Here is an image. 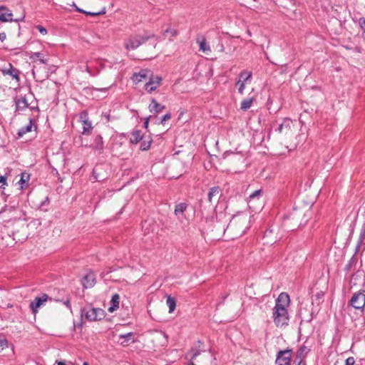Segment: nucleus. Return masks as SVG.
<instances>
[{
	"label": "nucleus",
	"mask_w": 365,
	"mask_h": 365,
	"mask_svg": "<svg viewBox=\"0 0 365 365\" xmlns=\"http://www.w3.org/2000/svg\"><path fill=\"white\" fill-rule=\"evenodd\" d=\"M306 213L302 210L294 209L291 212L284 217V220H293L298 226L305 225L308 219L306 217Z\"/></svg>",
	"instance_id": "4"
},
{
	"label": "nucleus",
	"mask_w": 365,
	"mask_h": 365,
	"mask_svg": "<svg viewBox=\"0 0 365 365\" xmlns=\"http://www.w3.org/2000/svg\"><path fill=\"white\" fill-rule=\"evenodd\" d=\"M32 72H33L34 76H35V71H34V70H33V71H32Z\"/></svg>",
	"instance_id": "57"
},
{
	"label": "nucleus",
	"mask_w": 365,
	"mask_h": 365,
	"mask_svg": "<svg viewBox=\"0 0 365 365\" xmlns=\"http://www.w3.org/2000/svg\"><path fill=\"white\" fill-rule=\"evenodd\" d=\"M292 350L287 349L280 350L277 354L276 364L278 365H290Z\"/></svg>",
	"instance_id": "7"
},
{
	"label": "nucleus",
	"mask_w": 365,
	"mask_h": 365,
	"mask_svg": "<svg viewBox=\"0 0 365 365\" xmlns=\"http://www.w3.org/2000/svg\"><path fill=\"white\" fill-rule=\"evenodd\" d=\"M31 58H33V59L36 58V59L38 60L43 64L48 63V61L43 58V54L41 53L40 52L34 53L32 54V56H31Z\"/></svg>",
	"instance_id": "30"
},
{
	"label": "nucleus",
	"mask_w": 365,
	"mask_h": 365,
	"mask_svg": "<svg viewBox=\"0 0 365 365\" xmlns=\"http://www.w3.org/2000/svg\"><path fill=\"white\" fill-rule=\"evenodd\" d=\"M291 123L292 121L289 118H284L282 123L278 125L276 131L279 133H287L291 129Z\"/></svg>",
	"instance_id": "17"
},
{
	"label": "nucleus",
	"mask_w": 365,
	"mask_h": 365,
	"mask_svg": "<svg viewBox=\"0 0 365 365\" xmlns=\"http://www.w3.org/2000/svg\"><path fill=\"white\" fill-rule=\"evenodd\" d=\"M80 118L82 120L83 124V134L88 135L93 129L91 122L87 119V113L83 111L80 114Z\"/></svg>",
	"instance_id": "11"
},
{
	"label": "nucleus",
	"mask_w": 365,
	"mask_h": 365,
	"mask_svg": "<svg viewBox=\"0 0 365 365\" xmlns=\"http://www.w3.org/2000/svg\"><path fill=\"white\" fill-rule=\"evenodd\" d=\"M143 136L141 135V132L140 130H135L132 133L130 142L136 144L143 140Z\"/></svg>",
	"instance_id": "25"
},
{
	"label": "nucleus",
	"mask_w": 365,
	"mask_h": 365,
	"mask_svg": "<svg viewBox=\"0 0 365 365\" xmlns=\"http://www.w3.org/2000/svg\"><path fill=\"white\" fill-rule=\"evenodd\" d=\"M324 292L322 291L317 292L312 297V304L313 305L317 304V306H319L324 301Z\"/></svg>",
	"instance_id": "19"
},
{
	"label": "nucleus",
	"mask_w": 365,
	"mask_h": 365,
	"mask_svg": "<svg viewBox=\"0 0 365 365\" xmlns=\"http://www.w3.org/2000/svg\"><path fill=\"white\" fill-rule=\"evenodd\" d=\"M357 21L360 28L363 30L361 37L365 40V18H359Z\"/></svg>",
	"instance_id": "34"
},
{
	"label": "nucleus",
	"mask_w": 365,
	"mask_h": 365,
	"mask_svg": "<svg viewBox=\"0 0 365 365\" xmlns=\"http://www.w3.org/2000/svg\"><path fill=\"white\" fill-rule=\"evenodd\" d=\"M119 339L122 341L120 342V344L123 346H127L130 343L134 342V333L133 332H128L126 334H119Z\"/></svg>",
	"instance_id": "16"
},
{
	"label": "nucleus",
	"mask_w": 365,
	"mask_h": 365,
	"mask_svg": "<svg viewBox=\"0 0 365 365\" xmlns=\"http://www.w3.org/2000/svg\"><path fill=\"white\" fill-rule=\"evenodd\" d=\"M355 359L353 356L348 357L345 361V365H354Z\"/></svg>",
	"instance_id": "43"
},
{
	"label": "nucleus",
	"mask_w": 365,
	"mask_h": 365,
	"mask_svg": "<svg viewBox=\"0 0 365 365\" xmlns=\"http://www.w3.org/2000/svg\"><path fill=\"white\" fill-rule=\"evenodd\" d=\"M102 278L105 282L111 281V271H108L102 274Z\"/></svg>",
	"instance_id": "40"
},
{
	"label": "nucleus",
	"mask_w": 365,
	"mask_h": 365,
	"mask_svg": "<svg viewBox=\"0 0 365 365\" xmlns=\"http://www.w3.org/2000/svg\"><path fill=\"white\" fill-rule=\"evenodd\" d=\"M235 222H236L235 221H232V222H231L227 225L226 230H227V231H230V230H232L234 228L235 225Z\"/></svg>",
	"instance_id": "46"
},
{
	"label": "nucleus",
	"mask_w": 365,
	"mask_h": 365,
	"mask_svg": "<svg viewBox=\"0 0 365 365\" xmlns=\"http://www.w3.org/2000/svg\"><path fill=\"white\" fill-rule=\"evenodd\" d=\"M152 73V71L149 69H141L139 72L133 73L132 80L134 83H138L144 80H147Z\"/></svg>",
	"instance_id": "10"
},
{
	"label": "nucleus",
	"mask_w": 365,
	"mask_h": 365,
	"mask_svg": "<svg viewBox=\"0 0 365 365\" xmlns=\"http://www.w3.org/2000/svg\"><path fill=\"white\" fill-rule=\"evenodd\" d=\"M13 14L8 8L4 6H0V21L1 22L13 21Z\"/></svg>",
	"instance_id": "12"
},
{
	"label": "nucleus",
	"mask_w": 365,
	"mask_h": 365,
	"mask_svg": "<svg viewBox=\"0 0 365 365\" xmlns=\"http://www.w3.org/2000/svg\"><path fill=\"white\" fill-rule=\"evenodd\" d=\"M6 38V35L4 32L0 33V41L3 42Z\"/></svg>",
	"instance_id": "50"
},
{
	"label": "nucleus",
	"mask_w": 365,
	"mask_h": 365,
	"mask_svg": "<svg viewBox=\"0 0 365 365\" xmlns=\"http://www.w3.org/2000/svg\"><path fill=\"white\" fill-rule=\"evenodd\" d=\"M148 80V81L144 85V88L148 93H151L161 85L163 78L160 76L154 75L152 73Z\"/></svg>",
	"instance_id": "6"
},
{
	"label": "nucleus",
	"mask_w": 365,
	"mask_h": 365,
	"mask_svg": "<svg viewBox=\"0 0 365 365\" xmlns=\"http://www.w3.org/2000/svg\"><path fill=\"white\" fill-rule=\"evenodd\" d=\"M308 352V349L305 346H302L297 351V357L302 361V358Z\"/></svg>",
	"instance_id": "33"
},
{
	"label": "nucleus",
	"mask_w": 365,
	"mask_h": 365,
	"mask_svg": "<svg viewBox=\"0 0 365 365\" xmlns=\"http://www.w3.org/2000/svg\"><path fill=\"white\" fill-rule=\"evenodd\" d=\"M221 196V189L218 186L212 187L210 189L209 192L207 194L208 201L210 202H212L213 199L218 200V198Z\"/></svg>",
	"instance_id": "15"
},
{
	"label": "nucleus",
	"mask_w": 365,
	"mask_h": 365,
	"mask_svg": "<svg viewBox=\"0 0 365 365\" xmlns=\"http://www.w3.org/2000/svg\"><path fill=\"white\" fill-rule=\"evenodd\" d=\"M29 103L26 98L21 97L16 101V107L17 110H24L28 108Z\"/></svg>",
	"instance_id": "22"
},
{
	"label": "nucleus",
	"mask_w": 365,
	"mask_h": 365,
	"mask_svg": "<svg viewBox=\"0 0 365 365\" xmlns=\"http://www.w3.org/2000/svg\"><path fill=\"white\" fill-rule=\"evenodd\" d=\"M0 183H2L3 185L6 184V178L5 176H0Z\"/></svg>",
	"instance_id": "49"
},
{
	"label": "nucleus",
	"mask_w": 365,
	"mask_h": 365,
	"mask_svg": "<svg viewBox=\"0 0 365 365\" xmlns=\"http://www.w3.org/2000/svg\"><path fill=\"white\" fill-rule=\"evenodd\" d=\"M197 43H199L200 51H202L203 52L211 51L210 46L207 43L205 38H202L201 41H197Z\"/></svg>",
	"instance_id": "31"
},
{
	"label": "nucleus",
	"mask_w": 365,
	"mask_h": 365,
	"mask_svg": "<svg viewBox=\"0 0 365 365\" xmlns=\"http://www.w3.org/2000/svg\"><path fill=\"white\" fill-rule=\"evenodd\" d=\"M119 311H121V309H120ZM130 313V309L128 308V307H126L123 314H121L120 312H118V313L115 312V316H119L122 318L123 320H125V319L128 318Z\"/></svg>",
	"instance_id": "32"
},
{
	"label": "nucleus",
	"mask_w": 365,
	"mask_h": 365,
	"mask_svg": "<svg viewBox=\"0 0 365 365\" xmlns=\"http://www.w3.org/2000/svg\"><path fill=\"white\" fill-rule=\"evenodd\" d=\"M119 309V295L115 294V312Z\"/></svg>",
	"instance_id": "48"
},
{
	"label": "nucleus",
	"mask_w": 365,
	"mask_h": 365,
	"mask_svg": "<svg viewBox=\"0 0 365 365\" xmlns=\"http://www.w3.org/2000/svg\"><path fill=\"white\" fill-rule=\"evenodd\" d=\"M346 49H350V48L349 46H346Z\"/></svg>",
	"instance_id": "58"
},
{
	"label": "nucleus",
	"mask_w": 365,
	"mask_h": 365,
	"mask_svg": "<svg viewBox=\"0 0 365 365\" xmlns=\"http://www.w3.org/2000/svg\"><path fill=\"white\" fill-rule=\"evenodd\" d=\"M178 34V30L173 29L171 27L168 28L163 33V35L165 36V38L169 37V40L170 41H173V38L175 36H177Z\"/></svg>",
	"instance_id": "21"
},
{
	"label": "nucleus",
	"mask_w": 365,
	"mask_h": 365,
	"mask_svg": "<svg viewBox=\"0 0 365 365\" xmlns=\"http://www.w3.org/2000/svg\"><path fill=\"white\" fill-rule=\"evenodd\" d=\"M57 365H66V364L63 362L60 361V362L58 363Z\"/></svg>",
	"instance_id": "53"
},
{
	"label": "nucleus",
	"mask_w": 365,
	"mask_h": 365,
	"mask_svg": "<svg viewBox=\"0 0 365 365\" xmlns=\"http://www.w3.org/2000/svg\"><path fill=\"white\" fill-rule=\"evenodd\" d=\"M220 50H221V51H223V50H224V46H223L222 44L221 45Z\"/></svg>",
	"instance_id": "55"
},
{
	"label": "nucleus",
	"mask_w": 365,
	"mask_h": 365,
	"mask_svg": "<svg viewBox=\"0 0 365 365\" xmlns=\"http://www.w3.org/2000/svg\"><path fill=\"white\" fill-rule=\"evenodd\" d=\"M359 235L361 237H365V222L361 226Z\"/></svg>",
	"instance_id": "47"
},
{
	"label": "nucleus",
	"mask_w": 365,
	"mask_h": 365,
	"mask_svg": "<svg viewBox=\"0 0 365 365\" xmlns=\"http://www.w3.org/2000/svg\"><path fill=\"white\" fill-rule=\"evenodd\" d=\"M110 312H114V294L110 297V306L108 308Z\"/></svg>",
	"instance_id": "44"
},
{
	"label": "nucleus",
	"mask_w": 365,
	"mask_h": 365,
	"mask_svg": "<svg viewBox=\"0 0 365 365\" xmlns=\"http://www.w3.org/2000/svg\"><path fill=\"white\" fill-rule=\"evenodd\" d=\"M119 329H118V326L117 324H115V331H118Z\"/></svg>",
	"instance_id": "54"
},
{
	"label": "nucleus",
	"mask_w": 365,
	"mask_h": 365,
	"mask_svg": "<svg viewBox=\"0 0 365 365\" xmlns=\"http://www.w3.org/2000/svg\"><path fill=\"white\" fill-rule=\"evenodd\" d=\"M170 118H171V113H166L165 115H164L163 116V118L160 119V121H158L156 120L155 123H157V124H164L165 121L170 120Z\"/></svg>",
	"instance_id": "38"
},
{
	"label": "nucleus",
	"mask_w": 365,
	"mask_h": 365,
	"mask_svg": "<svg viewBox=\"0 0 365 365\" xmlns=\"http://www.w3.org/2000/svg\"><path fill=\"white\" fill-rule=\"evenodd\" d=\"M187 204L185 202H180L175 206L174 215L181 222H183V220L186 219L185 212L187 210Z\"/></svg>",
	"instance_id": "9"
},
{
	"label": "nucleus",
	"mask_w": 365,
	"mask_h": 365,
	"mask_svg": "<svg viewBox=\"0 0 365 365\" xmlns=\"http://www.w3.org/2000/svg\"><path fill=\"white\" fill-rule=\"evenodd\" d=\"M29 175L25 173H23L21 174V179L19 180V183L21 184V186L23 187L24 184H27L29 180Z\"/></svg>",
	"instance_id": "36"
},
{
	"label": "nucleus",
	"mask_w": 365,
	"mask_h": 365,
	"mask_svg": "<svg viewBox=\"0 0 365 365\" xmlns=\"http://www.w3.org/2000/svg\"><path fill=\"white\" fill-rule=\"evenodd\" d=\"M165 108V106L158 103V101L155 100V98H151L150 103L148 106V109L150 113H161L164 109Z\"/></svg>",
	"instance_id": "13"
},
{
	"label": "nucleus",
	"mask_w": 365,
	"mask_h": 365,
	"mask_svg": "<svg viewBox=\"0 0 365 365\" xmlns=\"http://www.w3.org/2000/svg\"><path fill=\"white\" fill-rule=\"evenodd\" d=\"M166 304H167L168 307H169V312L172 313L175 309V306H176L175 299L170 296H168L167 299H166Z\"/></svg>",
	"instance_id": "28"
},
{
	"label": "nucleus",
	"mask_w": 365,
	"mask_h": 365,
	"mask_svg": "<svg viewBox=\"0 0 365 365\" xmlns=\"http://www.w3.org/2000/svg\"><path fill=\"white\" fill-rule=\"evenodd\" d=\"M290 304V298L287 293L282 292L275 301L272 310V319L277 327H286L289 324V317L287 308Z\"/></svg>",
	"instance_id": "1"
},
{
	"label": "nucleus",
	"mask_w": 365,
	"mask_h": 365,
	"mask_svg": "<svg viewBox=\"0 0 365 365\" xmlns=\"http://www.w3.org/2000/svg\"><path fill=\"white\" fill-rule=\"evenodd\" d=\"M361 248L363 251L365 250V237H361V236L359 235L356 246L355 253L359 252Z\"/></svg>",
	"instance_id": "29"
},
{
	"label": "nucleus",
	"mask_w": 365,
	"mask_h": 365,
	"mask_svg": "<svg viewBox=\"0 0 365 365\" xmlns=\"http://www.w3.org/2000/svg\"><path fill=\"white\" fill-rule=\"evenodd\" d=\"M6 347H8V342L6 339L3 336H0V352Z\"/></svg>",
	"instance_id": "39"
},
{
	"label": "nucleus",
	"mask_w": 365,
	"mask_h": 365,
	"mask_svg": "<svg viewBox=\"0 0 365 365\" xmlns=\"http://www.w3.org/2000/svg\"><path fill=\"white\" fill-rule=\"evenodd\" d=\"M85 317L88 321L101 320L105 317V312L100 308H84L82 310Z\"/></svg>",
	"instance_id": "5"
},
{
	"label": "nucleus",
	"mask_w": 365,
	"mask_h": 365,
	"mask_svg": "<svg viewBox=\"0 0 365 365\" xmlns=\"http://www.w3.org/2000/svg\"><path fill=\"white\" fill-rule=\"evenodd\" d=\"M104 13H105V11H100V12H88V11H86V12H85V14L86 15L92 16H96L100 15L101 14H104Z\"/></svg>",
	"instance_id": "45"
},
{
	"label": "nucleus",
	"mask_w": 365,
	"mask_h": 365,
	"mask_svg": "<svg viewBox=\"0 0 365 365\" xmlns=\"http://www.w3.org/2000/svg\"><path fill=\"white\" fill-rule=\"evenodd\" d=\"M300 363H301V360H299V361L297 365H300Z\"/></svg>",
	"instance_id": "59"
},
{
	"label": "nucleus",
	"mask_w": 365,
	"mask_h": 365,
	"mask_svg": "<svg viewBox=\"0 0 365 365\" xmlns=\"http://www.w3.org/2000/svg\"><path fill=\"white\" fill-rule=\"evenodd\" d=\"M96 278L93 272H89L86 274L82 279V284L84 288L92 287L95 284Z\"/></svg>",
	"instance_id": "14"
},
{
	"label": "nucleus",
	"mask_w": 365,
	"mask_h": 365,
	"mask_svg": "<svg viewBox=\"0 0 365 365\" xmlns=\"http://www.w3.org/2000/svg\"><path fill=\"white\" fill-rule=\"evenodd\" d=\"M245 232H246V230H242L241 232L240 233V236L244 235Z\"/></svg>",
	"instance_id": "52"
},
{
	"label": "nucleus",
	"mask_w": 365,
	"mask_h": 365,
	"mask_svg": "<svg viewBox=\"0 0 365 365\" xmlns=\"http://www.w3.org/2000/svg\"><path fill=\"white\" fill-rule=\"evenodd\" d=\"M76 11H79V12H81V13H83L85 14V12H86V11L83 10V9H81L78 7H76Z\"/></svg>",
	"instance_id": "51"
},
{
	"label": "nucleus",
	"mask_w": 365,
	"mask_h": 365,
	"mask_svg": "<svg viewBox=\"0 0 365 365\" xmlns=\"http://www.w3.org/2000/svg\"><path fill=\"white\" fill-rule=\"evenodd\" d=\"M66 306H69L70 302H67L66 303Z\"/></svg>",
	"instance_id": "56"
},
{
	"label": "nucleus",
	"mask_w": 365,
	"mask_h": 365,
	"mask_svg": "<svg viewBox=\"0 0 365 365\" xmlns=\"http://www.w3.org/2000/svg\"><path fill=\"white\" fill-rule=\"evenodd\" d=\"M36 29L43 35H46L47 34V30L41 25L36 26Z\"/></svg>",
	"instance_id": "41"
},
{
	"label": "nucleus",
	"mask_w": 365,
	"mask_h": 365,
	"mask_svg": "<svg viewBox=\"0 0 365 365\" xmlns=\"http://www.w3.org/2000/svg\"><path fill=\"white\" fill-rule=\"evenodd\" d=\"M141 140L142 142L140 143V149L143 151L149 150L153 143L151 138L150 136H148L147 139L145 138H143V140Z\"/></svg>",
	"instance_id": "24"
},
{
	"label": "nucleus",
	"mask_w": 365,
	"mask_h": 365,
	"mask_svg": "<svg viewBox=\"0 0 365 365\" xmlns=\"http://www.w3.org/2000/svg\"><path fill=\"white\" fill-rule=\"evenodd\" d=\"M349 305L363 312L365 307V290L355 292L349 300Z\"/></svg>",
	"instance_id": "3"
},
{
	"label": "nucleus",
	"mask_w": 365,
	"mask_h": 365,
	"mask_svg": "<svg viewBox=\"0 0 365 365\" xmlns=\"http://www.w3.org/2000/svg\"><path fill=\"white\" fill-rule=\"evenodd\" d=\"M201 351H202L200 349H191L186 355V358L187 359L188 357H190V361L187 365H195L193 363V361L197 358V356H199L201 354Z\"/></svg>",
	"instance_id": "18"
},
{
	"label": "nucleus",
	"mask_w": 365,
	"mask_h": 365,
	"mask_svg": "<svg viewBox=\"0 0 365 365\" xmlns=\"http://www.w3.org/2000/svg\"><path fill=\"white\" fill-rule=\"evenodd\" d=\"M252 72L242 71L239 74V80H242V82L246 83L250 81L252 78Z\"/></svg>",
	"instance_id": "27"
},
{
	"label": "nucleus",
	"mask_w": 365,
	"mask_h": 365,
	"mask_svg": "<svg viewBox=\"0 0 365 365\" xmlns=\"http://www.w3.org/2000/svg\"><path fill=\"white\" fill-rule=\"evenodd\" d=\"M236 86H238V93L243 95L245 88V83L242 82V80H238L236 83Z\"/></svg>",
	"instance_id": "35"
},
{
	"label": "nucleus",
	"mask_w": 365,
	"mask_h": 365,
	"mask_svg": "<svg viewBox=\"0 0 365 365\" xmlns=\"http://www.w3.org/2000/svg\"><path fill=\"white\" fill-rule=\"evenodd\" d=\"M83 365H88V364L85 362V363L83 364Z\"/></svg>",
	"instance_id": "60"
},
{
	"label": "nucleus",
	"mask_w": 365,
	"mask_h": 365,
	"mask_svg": "<svg viewBox=\"0 0 365 365\" xmlns=\"http://www.w3.org/2000/svg\"><path fill=\"white\" fill-rule=\"evenodd\" d=\"M262 190H261V189L257 190L254 191L252 194L250 195L249 198H250V200H252L256 197L259 198L262 196Z\"/></svg>",
	"instance_id": "37"
},
{
	"label": "nucleus",
	"mask_w": 365,
	"mask_h": 365,
	"mask_svg": "<svg viewBox=\"0 0 365 365\" xmlns=\"http://www.w3.org/2000/svg\"><path fill=\"white\" fill-rule=\"evenodd\" d=\"M153 37H155L154 34L148 33H145L143 35L130 36L125 41V48L127 50H134Z\"/></svg>",
	"instance_id": "2"
},
{
	"label": "nucleus",
	"mask_w": 365,
	"mask_h": 365,
	"mask_svg": "<svg viewBox=\"0 0 365 365\" xmlns=\"http://www.w3.org/2000/svg\"><path fill=\"white\" fill-rule=\"evenodd\" d=\"M3 73L11 76L13 78L16 79L17 81L19 80V71L16 68H13L11 65H10V68L9 69L3 70Z\"/></svg>",
	"instance_id": "23"
},
{
	"label": "nucleus",
	"mask_w": 365,
	"mask_h": 365,
	"mask_svg": "<svg viewBox=\"0 0 365 365\" xmlns=\"http://www.w3.org/2000/svg\"><path fill=\"white\" fill-rule=\"evenodd\" d=\"M255 98L253 97H248L243 99L240 103V109L246 111L250 109L252 105Z\"/></svg>",
	"instance_id": "20"
},
{
	"label": "nucleus",
	"mask_w": 365,
	"mask_h": 365,
	"mask_svg": "<svg viewBox=\"0 0 365 365\" xmlns=\"http://www.w3.org/2000/svg\"><path fill=\"white\" fill-rule=\"evenodd\" d=\"M33 126V120L32 119L29 120V123L28 125H26L24 127H22L18 131V136L19 138L22 137L24 134L26 133L31 132Z\"/></svg>",
	"instance_id": "26"
},
{
	"label": "nucleus",
	"mask_w": 365,
	"mask_h": 365,
	"mask_svg": "<svg viewBox=\"0 0 365 365\" xmlns=\"http://www.w3.org/2000/svg\"><path fill=\"white\" fill-rule=\"evenodd\" d=\"M48 298L46 294H42L39 297H36L29 305L31 312L36 314L38 312L39 308L43 306L48 301Z\"/></svg>",
	"instance_id": "8"
},
{
	"label": "nucleus",
	"mask_w": 365,
	"mask_h": 365,
	"mask_svg": "<svg viewBox=\"0 0 365 365\" xmlns=\"http://www.w3.org/2000/svg\"><path fill=\"white\" fill-rule=\"evenodd\" d=\"M152 118L155 119V120H158L156 116H153V115H150V116H148V118H146L145 119V122H144V123H143V127H144L145 128H148V124H149V120H150V119H152Z\"/></svg>",
	"instance_id": "42"
}]
</instances>
